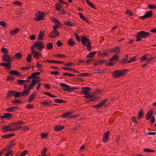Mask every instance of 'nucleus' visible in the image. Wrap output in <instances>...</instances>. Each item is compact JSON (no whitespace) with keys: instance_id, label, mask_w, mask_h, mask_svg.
Returning <instances> with one entry per match:
<instances>
[{"instance_id":"1a4fd4ad","label":"nucleus","mask_w":156,"mask_h":156,"mask_svg":"<svg viewBox=\"0 0 156 156\" xmlns=\"http://www.w3.org/2000/svg\"><path fill=\"white\" fill-rule=\"evenodd\" d=\"M40 15L37 16V17H35L34 19V20L36 21L41 20H44V16L45 13L42 12H39Z\"/></svg>"},{"instance_id":"f8f14e48","label":"nucleus","mask_w":156,"mask_h":156,"mask_svg":"<svg viewBox=\"0 0 156 156\" xmlns=\"http://www.w3.org/2000/svg\"><path fill=\"white\" fill-rule=\"evenodd\" d=\"M149 55L148 54H146L145 55L141 57L140 60L141 62H143L145 61H147L149 62L152 60V59L150 58H149Z\"/></svg>"},{"instance_id":"4c0bfd02","label":"nucleus","mask_w":156,"mask_h":156,"mask_svg":"<svg viewBox=\"0 0 156 156\" xmlns=\"http://www.w3.org/2000/svg\"><path fill=\"white\" fill-rule=\"evenodd\" d=\"M40 72H35L32 73L31 75L32 77V79H34L37 78V76L40 75Z\"/></svg>"},{"instance_id":"3c124183","label":"nucleus","mask_w":156,"mask_h":156,"mask_svg":"<svg viewBox=\"0 0 156 156\" xmlns=\"http://www.w3.org/2000/svg\"><path fill=\"white\" fill-rule=\"evenodd\" d=\"M32 55L31 54H30L27 56V62L30 63L31 61Z\"/></svg>"},{"instance_id":"f704fd0d","label":"nucleus","mask_w":156,"mask_h":156,"mask_svg":"<svg viewBox=\"0 0 156 156\" xmlns=\"http://www.w3.org/2000/svg\"><path fill=\"white\" fill-rule=\"evenodd\" d=\"M53 47V45L52 43L50 42L47 44L46 48L48 50H51L52 49Z\"/></svg>"},{"instance_id":"393cba45","label":"nucleus","mask_w":156,"mask_h":156,"mask_svg":"<svg viewBox=\"0 0 156 156\" xmlns=\"http://www.w3.org/2000/svg\"><path fill=\"white\" fill-rule=\"evenodd\" d=\"M20 30V29L18 28H16L14 30H12L10 32V34L12 36L15 35L18 33Z\"/></svg>"},{"instance_id":"5fc2aeb1","label":"nucleus","mask_w":156,"mask_h":156,"mask_svg":"<svg viewBox=\"0 0 156 156\" xmlns=\"http://www.w3.org/2000/svg\"><path fill=\"white\" fill-rule=\"evenodd\" d=\"M4 156H13L12 151H10L7 152Z\"/></svg>"},{"instance_id":"58836bf2","label":"nucleus","mask_w":156,"mask_h":156,"mask_svg":"<svg viewBox=\"0 0 156 156\" xmlns=\"http://www.w3.org/2000/svg\"><path fill=\"white\" fill-rule=\"evenodd\" d=\"M57 103H62L66 102V101L60 99H55L54 100Z\"/></svg>"},{"instance_id":"72a5a7b5","label":"nucleus","mask_w":156,"mask_h":156,"mask_svg":"<svg viewBox=\"0 0 156 156\" xmlns=\"http://www.w3.org/2000/svg\"><path fill=\"white\" fill-rule=\"evenodd\" d=\"M62 24L60 22H59L58 23H56L55 25L53 26V30H57L58 28L60 27L61 26H62Z\"/></svg>"},{"instance_id":"4be33fe9","label":"nucleus","mask_w":156,"mask_h":156,"mask_svg":"<svg viewBox=\"0 0 156 156\" xmlns=\"http://www.w3.org/2000/svg\"><path fill=\"white\" fill-rule=\"evenodd\" d=\"M12 117L13 115L11 113H5L3 115L0 116V118H1L2 119L4 118L10 119L11 117Z\"/></svg>"},{"instance_id":"cd10ccee","label":"nucleus","mask_w":156,"mask_h":156,"mask_svg":"<svg viewBox=\"0 0 156 156\" xmlns=\"http://www.w3.org/2000/svg\"><path fill=\"white\" fill-rule=\"evenodd\" d=\"M127 56L126 55V58H123L121 60H120L119 62L122 64H125L128 63V62H127Z\"/></svg>"},{"instance_id":"f257e3e1","label":"nucleus","mask_w":156,"mask_h":156,"mask_svg":"<svg viewBox=\"0 0 156 156\" xmlns=\"http://www.w3.org/2000/svg\"><path fill=\"white\" fill-rule=\"evenodd\" d=\"M91 88L90 87H83L81 88L80 93L81 94L85 95L84 97L87 98H89L88 100L89 101L92 102L94 100L95 97L94 96L89 92Z\"/></svg>"},{"instance_id":"e433bc0d","label":"nucleus","mask_w":156,"mask_h":156,"mask_svg":"<svg viewBox=\"0 0 156 156\" xmlns=\"http://www.w3.org/2000/svg\"><path fill=\"white\" fill-rule=\"evenodd\" d=\"M14 92V91L11 90L7 92V95L6 97L7 98H9V97H12L13 95Z\"/></svg>"},{"instance_id":"bf43d9fd","label":"nucleus","mask_w":156,"mask_h":156,"mask_svg":"<svg viewBox=\"0 0 156 156\" xmlns=\"http://www.w3.org/2000/svg\"><path fill=\"white\" fill-rule=\"evenodd\" d=\"M14 77L11 76L9 75L7 78L6 80V81L12 80H14Z\"/></svg>"},{"instance_id":"9b49d317","label":"nucleus","mask_w":156,"mask_h":156,"mask_svg":"<svg viewBox=\"0 0 156 156\" xmlns=\"http://www.w3.org/2000/svg\"><path fill=\"white\" fill-rule=\"evenodd\" d=\"M11 60V58L10 56L8 54L4 55L2 56V60L3 62L9 63H10Z\"/></svg>"},{"instance_id":"2eb2a0df","label":"nucleus","mask_w":156,"mask_h":156,"mask_svg":"<svg viewBox=\"0 0 156 156\" xmlns=\"http://www.w3.org/2000/svg\"><path fill=\"white\" fill-rule=\"evenodd\" d=\"M110 134L108 131H107L103 135L102 140L104 142H107L108 141V138Z\"/></svg>"},{"instance_id":"e2e57ef3","label":"nucleus","mask_w":156,"mask_h":156,"mask_svg":"<svg viewBox=\"0 0 156 156\" xmlns=\"http://www.w3.org/2000/svg\"><path fill=\"white\" fill-rule=\"evenodd\" d=\"M41 136L42 138L44 139L48 136L47 133H42L41 134Z\"/></svg>"},{"instance_id":"79ce46f5","label":"nucleus","mask_w":156,"mask_h":156,"mask_svg":"<svg viewBox=\"0 0 156 156\" xmlns=\"http://www.w3.org/2000/svg\"><path fill=\"white\" fill-rule=\"evenodd\" d=\"M100 55L102 57L107 56L108 55V53L101 52L100 51H98V55Z\"/></svg>"},{"instance_id":"5701e85b","label":"nucleus","mask_w":156,"mask_h":156,"mask_svg":"<svg viewBox=\"0 0 156 156\" xmlns=\"http://www.w3.org/2000/svg\"><path fill=\"white\" fill-rule=\"evenodd\" d=\"M22 57V55L21 54L20 52H19L18 53L15 54L14 55V57L12 58V59L15 58L17 60H19L21 59Z\"/></svg>"},{"instance_id":"f3484780","label":"nucleus","mask_w":156,"mask_h":156,"mask_svg":"<svg viewBox=\"0 0 156 156\" xmlns=\"http://www.w3.org/2000/svg\"><path fill=\"white\" fill-rule=\"evenodd\" d=\"M39 82V81L37 80H32L31 81V83L29 85V89H32L34 87L36 86L37 84V82Z\"/></svg>"},{"instance_id":"0e129e2a","label":"nucleus","mask_w":156,"mask_h":156,"mask_svg":"<svg viewBox=\"0 0 156 156\" xmlns=\"http://www.w3.org/2000/svg\"><path fill=\"white\" fill-rule=\"evenodd\" d=\"M34 107V105L32 104H28L26 106V107L28 109H31Z\"/></svg>"},{"instance_id":"b1692460","label":"nucleus","mask_w":156,"mask_h":156,"mask_svg":"<svg viewBox=\"0 0 156 156\" xmlns=\"http://www.w3.org/2000/svg\"><path fill=\"white\" fill-rule=\"evenodd\" d=\"M44 62H47L48 63H56L58 64H63L64 62L63 61H57L55 60H46L44 61Z\"/></svg>"},{"instance_id":"dca6fc26","label":"nucleus","mask_w":156,"mask_h":156,"mask_svg":"<svg viewBox=\"0 0 156 156\" xmlns=\"http://www.w3.org/2000/svg\"><path fill=\"white\" fill-rule=\"evenodd\" d=\"M152 15V12L151 11H150L146 12V13L143 16L141 17L142 19H145L147 18L150 17Z\"/></svg>"},{"instance_id":"338daca9","label":"nucleus","mask_w":156,"mask_h":156,"mask_svg":"<svg viewBox=\"0 0 156 156\" xmlns=\"http://www.w3.org/2000/svg\"><path fill=\"white\" fill-rule=\"evenodd\" d=\"M126 13L127 15H129V16H133V13L129 11L128 10L126 12Z\"/></svg>"},{"instance_id":"6ab92c4d","label":"nucleus","mask_w":156,"mask_h":156,"mask_svg":"<svg viewBox=\"0 0 156 156\" xmlns=\"http://www.w3.org/2000/svg\"><path fill=\"white\" fill-rule=\"evenodd\" d=\"M153 112L154 111L153 109H151L147 112L146 116V120H148L151 118L153 114Z\"/></svg>"},{"instance_id":"4468645a","label":"nucleus","mask_w":156,"mask_h":156,"mask_svg":"<svg viewBox=\"0 0 156 156\" xmlns=\"http://www.w3.org/2000/svg\"><path fill=\"white\" fill-rule=\"evenodd\" d=\"M63 24L64 25L68 27H76L77 26V24L76 23H73L69 20H67L66 22H64Z\"/></svg>"},{"instance_id":"6e6552de","label":"nucleus","mask_w":156,"mask_h":156,"mask_svg":"<svg viewBox=\"0 0 156 156\" xmlns=\"http://www.w3.org/2000/svg\"><path fill=\"white\" fill-rule=\"evenodd\" d=\"M138 37H141L142 38L148 37L151 36L150 33L144 31H141L137 33Z\"/></svg>"},{"instance_id":"603ef678","label":"nucleus","mask_w":156,"mask_h":156,"mask_svg":"<svg viewBox=\"0 0 156 156\" xmlns=\"http://www.w3.org/2000/svg\"><path fill=\"white\" fill-rule=\"evenodd\" d=\"M21 129L23 131H27L29 129V127L27 126H21Z\"/></svg>"},{"instance_id":"473e14b6","label":"nucleus","mask_w":156,"mask_h":156,"mask_svg":"<svg viewBox=\"0 0 156 156\" xmlns=\"http://www.w3.org/2000/svg\"><path fill=\"white\" fill-rule=\"evenodd\" d=\"M68 44L69 46H72L75 44V42L72 39L70 38L69 39Z\"/></svg>"},{"instance_id":"a878e982","label":"nucleus","mask_w":156,"mask_h":156,"mask_svg":"<svg viewBox=\"0 0 156 156\" xmlns=\"http://www.w3.org/2000/svg\"><path fill=\"white\" fill-rule=\"evenodd\" d=\"M30 89H29V87H28V89L24 90L21 93V96H23L24 95H28L30 93Z\"/></svg>"},{"instance_id":"ea45409f","label":"nucleus","mask_w":156,"mask_h":156,"mask_svg":"<svg viewBox=\"0 0 156 156\" xmlns=\"http://www.w3.org/2000/svg\"><path fill=\"white\" fill-rule=\"evenodd\" d=\"M87 4L92 8L95 9V7L93 4L90 2L88 0H85Z\"/></svg>"},{"instance_id":"ddd939ff","label":"nucleus","mask_w":156,"mask_h":156,"mask_svg":"<svg viewBox=\"0 0 156 156\" xmlns=\"http://www.w3.org/2000/svg\"><path fill=\"white\" fill-rule=\"evenodd\" d=\"M37 94L34 91L29 96L28 99V102L29 103L31 102L36 97Z\"/></svg>"},{"instance_id":"09e8293b","label":"nucleus","mask_w":156,"mask_h":156,"mask_svg":"<svg viewBox=\"0 0 156 156\" xmlns=\"http://www.w3.org/2000/svg\"><path fill=\"white\" fill-rule=\"evenodd\" d=\"M27 82L25 80H17V83L20 85H22L24 83H25Z\"/></svg>"},{"instance_id":"7ed1b4c3","label":"nucleus","mask_w":156,"mask_h":156,"mask_svg":"<svg viewBox=\"0 0 156 156\" xmlns=\"http://www.w3.org/2000/svg\"><path fill=\"white\" fill-rule=\"evenodd\" d=\"M81 40L83 45L86 47L88 51H90L91 47L89 39L86 37L83 36L81 38Z\"/></svg>"},{"instance_id":"412c9836","label":"nucleus","mask_w":156,"mask_h":156,"mask_svg":"<svg viewBox=\"0 0 156 156\" xmlns=\"http://www.w3.org/2000/svg\"><path fill=\"white\" fill-rule=\"evenodd\" d=\"M119 51L120 49L118 46L111 48L109 51L110 52L113 53H119Z\"/></svg>"},{"instance_id":"f03ea898","label":"nucleus","mask_w":156,"mask_h":156,"mask_svg":"<svg viewBox=\"0 0 156 156\" xmlns=\"http://www.w3.org/2000/svg\"><path fill=\"white\" fill-rule=\"evenodd\" d=\"M128 71L126 69L116 70L113 72V76L114 78H119L125 75Z\"/></svg>"},{"instance_id":"a211bd4d","label":"nucleus","mask_w":156,"mask_h":156,"mask_svg":"<svg viewBox=\"0 0 156 156\" xmlns=\"http://www.w3.org/2000/svg\"><path fill=\"white\" fill-rule=\"evenodd\" d=\"M64 126H63L57 125L54 127V130L55 131H59L62 130L63 129Z\"/></svg>"},{"instance_id":"4d7b16f0","label":"nucleus","mask_w":156,"mask_h":156,"mask_svg":"<svg viewBox=\"0 0 156 156\" xmlns=\"http://www.w3.org/2000/svg\"><path fill=\"white\" fill-rule=\"evenodd\" d=\"M55 8L56 10L58 11L61 8V6L59 4L57 3L55 5Z\"/></svg>"},{"instance_id":"423d86ee","label":"nucleus","mask_w":156,"mask_h":156,"mask_svg":"<svg viewBox=\"0 0 156 156\" xmlns=\"http://www.w3.org/2000/svg\"><path fill=\"white\" fill-rule=\"evenodd\" d=\"M119 57L117 56L116 54H115L112 57V58L110 59V62H108L107 64L108 66H112L113 65L114 63H113V62H117L118 60Z\"/></svg>"},{"instance_id":"49530a36","label":"nucleus","mask_w":156,"mask_h":156,"mask_svg":"<svg viewBox=\"0 0 156 156\" xmlns=\"http://www.w3.org/2000/svg\"><path fill=\"white\" fill-rule=\"evenodd\" d=\"M1 51L4 54V55L7 54L9 52L7 49L4 48L3 47L1 49Z\"/></svg>"},{"instance_id":"13d9d810","label":"nucleus","mask_w":156,"mask_h":156,"mask_svg":"<svg viewBox=\"0 0 156 156\" xmlns=\"http://www.w3.org/2000/svg\"><path fill=\"white\" fill-rule=\"evenodd\" d=\"M143 151L144 152H154V151L153 150L145 148L143 149Z\"/></svg>"},{"instance_id":"052dcab7","label":"nucleus","mask_w":156,"mask_h":156,"mask_svg":"<svg viewBox=\"0 0 156 156\" xmlns=\"http://www.w3.org/2000/svg\"><path fill=\"white\" fill-rule=\"evenodd\" d=\"M80 76H84V77H86V76H90V74L89 73H81L80 74Z\"/></svg>"},{"instance_id":"864d4df0","label":"nucleus","mask_w":156,"mask_h":156,"mask_svg":"<svg viewBox=\"0 0 156 156\" xmlns=\"http://www.w3.org/2000/svg\"><path fill=\"white\" fill-rule=\"evenodd\" d=\"M40 104L44 106H47L49 105L50 103H48V102H47L46 101H44L41 102Z\"/></svg>"},{"instance_id":"69168bd1","label":"nucleus","mask_w":156,"mask_h":156,"mask_svg":"<svg viewBox=\"0 0 156 156\" xmlns=\"http://www.w3.org/2000/svg\"><path fill=\"white\" fill-rule=\"evenodd\" d=\"M148 8L151 9H156V5L150 4L149 5Z\"/></svg>"},{"instance_id":"9d476101","label":"nucleus","mask_w":156,"mask_h":156,"mask_svg":"<svg viewBox=\"0 0 156 156\" xmlns=\"http://www.w3.org/2000/svg\"><path fill=\"white\" fill-rule=\"evenodd\" d=\"M59 35V33L57 30H53L49 34V36L51 38H54L58 37Z\"/></svg>"},{"instance_id":"bb28decb","label":"nucleus","mask_w":156,"mask_h":156,"mask_svg":"<svg viewBox=\"0 0 156 156\" xmlns=\"http://www.w3.org/2000/svg\"><path fill=\"white\" fill-rule=\"evenodd\" d=\"M11 129L10 125H9L8 126L3 127L2 128V131L4 132H5L8 131L11 132Z\"/></svg>"},{"instance_id":"680f3d73","label":"nucleus","mask_w":156,"mask_h":156,"mask_svg":"<svg viewBox=\"0 0 156 156\" xmlns=\"http://www.w3.org/2000/svg\"><path fill=\"white\" fill-rule=\"evenodd\" d=\"M37 66L39 71H41L42 70L41 68L43 66L42 65L39 64L38 62L37 63Z\"/></svg>"},{"instance_id":"c9c22d12","label":"nucleus","mask_w":156,"mask_h":156,"mask_svg":"<svg viewBox=\"0 0 156 156\" xmlns=\"http://www.w3.org/2000/svg\"><path fill=\"white\" fill-rule=\"evenodd\" d=\"M50 19L51 21L55 24H56V23H58L59 22H60L58 21L57 19L54 17H50Z\"/></svg>"},{"instance_id":"20e7f679","label":"nucleus","mask_w":156,"mask_h":156,"mask_svg":"<svg viewBox=\"0 0 156 156\" xmlns=\"http://www.w3.org/2000/svg\"><path fill=\"white\" fill-rule=\"evenodd\" d=\"M24 122L21 121H19L12 123L10 125L11 132H14L20 130L21 129V125L23 124Z\"/></svg>"},{"instance_id":"a19ab883","label":"nucleus","mask_w":156,"mask_h":156,"mask_svg":"<svg viewBox=\"0 0 156 156\" xmlns=\"http://www.w3.org/2000/svg\"><path fill=\"white\" fill-rule=\"evenodd\" d=\"M108 101V99H105L100 102L99 104H98V108L102 106H103L106 102H107Z\"/></svg>"},{"instance_id":"c756f323","label":"nucleus","mask_w":156,"mask_h":156,"mask_svg":"<svg viewBox=\"0 0 156 156\" xmlns=\"http://www.w3.org/2000/svg\"><path fill=\"white\" fill-rule=\"evenodd\" d=\"M9 73L14 75L19 76L20 75V73L16 70H11L9 72Z\"/></svg>"},{"instance_id":"7c9ffc66","label":"nucleus","mask_w":156,"mask_h":156,"mask_svg":"<svg viewBox=\"0 0 156 156\" xmlns=\"http://www.w3.org/2000/svg\"><path fill=\"white\" fill-rule=\"evenodd\" d=\"M44 35V33L41 32L39 34L37 38V39L39 41H41L43 40V38Z\"/></svg>"},{"instance_id":"39448f33","label":"nucleus","mask_w":156,"mask_h":156,"mask_svg":"<svg viewBox=\"0 0 156 156\" xmlns=\"http://www.w3.org/2000/svg\"><path fill=\"white\" fill-rule=\"evenodd\" d=\"M44 43L41 41L36 42L31 48H37L38 50L41 51L42 49L44 48Z\"/></svg>"},{"instance_id":"a18cd8bd","label":"nucleus","mask_w":156,"mask_h":156,"mask_svg":"<svg viewBox=\"0 0 156 156\" xmlns=\"http://www.w3.org/2000/svg\"><path fill=\"white\" fill-rule=\"evenodd\" d=\"M72 113V112H69L64 114L62 115V116L67 118L69 117V115H71Z\"/></svg>"},{"instance_id":"de8ad7c7","label":"nucleus","mask_w":156,"mask_h":156,"mask_svg":"<svg viewBox=\"0 0 156 156\" xmlns=\"http://www.w3.org/2000/svg\"><path fill=\"white\" fill-rule=\"evenodd\" d=\"M143 115V110H141L139 112L138 119H141L142 116Z\"/></svg>"},{"instance_id":"6e6d98bb","label":"nucleus","mask_w":156,"mask_h":156,"mask_svg":"<svg viewBox=\"0 0 156 156\" xmlns=\"http://www.w3.org/2000/svg\"><path fill=\"white\" fill-rule=\"evenodd\" d=\"M75 88L73 87L70 88V87L69 88H66L63 89V90L66 91H69L70 92L72 91L73 90H74Z\"/></svg>"},{"instance_id":"37998d69","label":"nucleus","mask_w":156,"mask_h":156,"mask_svg":"<svg viewBox=\"0 0 156 156\" xmlns=\"http://www.w3.org/2000/svg\"><path fill=\"white\" fill-rule=\"evenodd\" d=\"M15 135L14 134H9L7 135H5L3 136L2 137V138L7 139L12 136H14Z\"/></svg>"},{"instance_id":"0eeeda50","label":"nucleus","mask_w":156,"mask_h":156,"mask_svg":"<svg viewBox=\"0 0 156 156\" xmlns=\"http://www.w3.org/2000/svg\"><path fill=\"white\" fill-rule=\"evenodd\" d=\"M31 52L34 58L36 59L38 58L40 56H42V54L40 53H38L37 51H35L33 48H31Z\"/></svg>"},{"instance_id":"c03bdc74","label":"nucleus","mask_w":156,"mask_h":156,"mask_svg":"<svg viewBox=\"0 0 156 156\" xmlns=\"http://www.w3.org/2000/svg\"><path fill=\"white\" fill-rule=\"evenodd\" d=\"M43 94L45 95H47L51 98H55L57 97V96L53 95L51 93L48 92H43Z\"/></svg>"},{"instance_id":"774afa93","label":"nucleus","mask_w":156,"mask_h":156,"mask_svg":"<svg viewBox=\"0 0 156 156\" xmlns=\"http://www.w3.org/2000/svg\"><path fill=\"white\" fill-rule=\"evenodd\" d=\"M28 152V151L27 150L24 151L22 152L20 156H24Z\"/></svg>"},{"instance_id":"8fccbe9b","label":"nucleus","mask_w":156,"mask_h":156,"mask_svg":"<svg viewBox=\"0 0 156 156\" xmlns=\"http://www.w3.org/2000/svg\"><path fill=\"white\" fill-rule=\"evenodd\" d=\"M136 60V57L135 56H134L131 58L129 61H128L127 62H128L129 63L133 62H134Z\"/></svg>"},{"instance_id":"aec40b11","label":"nucleus","mask_w":156,"mask_h":156,"mask_svg":"<svg viewBox=\"0 0 156 156\" xmlns=\"http://www.w3.org/2000/svg\"><path fill=\"white\" fill-rule=\"evenodd\" d=\"M19 108L16 106H12L7 108L6 110V111L10 112H12L15 111L16 110L18 109Z\"/></svg>"},{"instance_id":"2f4dec72","label":"nucleus","mask_w":156,"mask_h":156,"mask_svg":"<svg viewBox=\"0 0 156 156\" xmlns=\"http://www.w3.org/2000/svg\"><path fill=\"white\" fill-rule=\"evenodd\" d=\"M96 53V51H93L89 53L86 55L87 58H90L93 57L95 55Z\"/></svg>"},{"instance_id":"c85d7f7f","label":"nucleus","mask_w":156,"mask_h":156,"mask_svg":"<svg viewBox=\"0 0 156 156\" xmlns=\"http://www.w3.org/2000/svg\"><path fill=\"white\" fill-rule=\"evenodd\" d=\"M80 18L83 21L86 22L87 23H89V22L86 19V17L83 16V14L81 12H80L79 13Z\"/></svg>"}]
</instances>
